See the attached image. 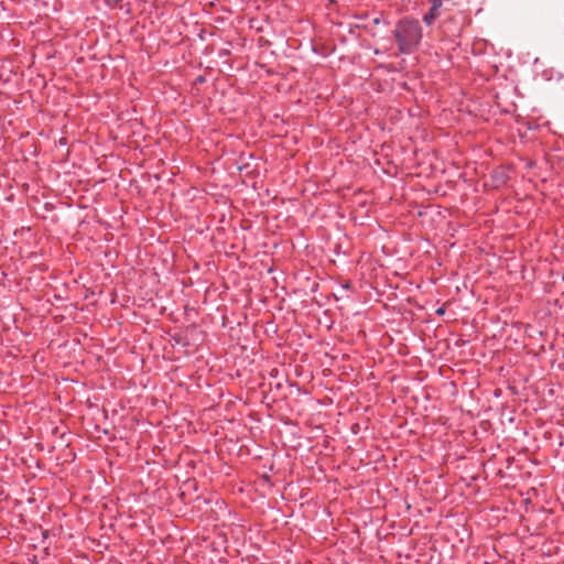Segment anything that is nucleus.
<instances>
[{"instance_id":"nucleus-1","label":"nucleus","mask_w":564,"mask_h":564,"mask_svg":"<svg viewBox=\"0 0 564 564\" xmlns=\"http://www.w3.org/2000/svg\"><path fill=\"white\" fill-rule=\"evenodd\" d=\"M423 33L420 22L413 18H403L395 24L393 37L397 41L400 54L414 53L421 43Z\"/></svg>"},{"instance_id":"nucleus-2","label":"nucleus","mask_w":564,"mask_h":564,"mask_svg":"<svg viewBox=\"0 0 564 564\" xmlns=\"http://www.w3.org/2000/svg\"><path fill=\"white\" fill-rule=\"evenodd\" d=\"M441 7L442 0H433L429 12L423 15V22L431 25L440 17Z\"/></svg>"},{"instance_id":"nucleus-3","label":"nucleus","mask_w":564,"mask_h":564,"mask_svg":"<svg viewBox=\"0 0 564 564\" xmlns=\"http://www.w3.org/2000/svg\"><path fill=\"white\" fill-rule=\"evenodd\" d=\"M382 21H383V20H382V18H381V17H377V18H375V19L372 20V23H373L375 25H378V24H380Z\"/></svg>"},{"instance_id":"nucleus-4","label":"nucleus","mask_w":564,"mask_h":564,"mask_svg":"<svg viewBox=\"0 0 564 564\" xmlns=\"http://www.w3.org/2000/svg\"><path fill=\"white\" fill-rule=\"evenodd\" d=\"M436 313H437L438 315H443V314L445 313V308L440 307V308H437Z\"/></svg>"},{"instance_id":"nucleus-5","label":"nucleus","mask_w":564,"mask_h":564,"mask_svg":"<svg viewBox=\"0 0 564 564\" xmlns=\"http://www.w3.org/2000/svg\"><path fill=\"white\" fill-rule=\"evenodd\" d=\"M373 53H375L376 55H378V54H380V53H381V51H380V50H378V48H376V50L373 51Z\"/></svg>"}]
</instances>
